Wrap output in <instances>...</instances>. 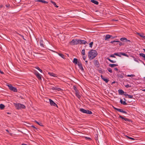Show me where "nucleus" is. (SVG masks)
Here are the masks:
<instances>
[{
    "label": "nucleus",
    "mask_w": 145,
    "mask_h": 145,
    "mask_svg": "<svg viewBox=\"0 0 145 145\" xmlns=\"http://www.w3.org/2000/svg\"><path fill=\"white\" fill-rule=\"evenodd\" d=\"M98 53L95 50H91L89 52L88 57L89 59L94 58L97 55Z\"/></svg>",
    "instance_id": "obj_1"
},
{
    "label": "nucleus",
    "mask_w": 145,
    "mask_h": 145,
    "mask_svg": "<svg viewBox=\"0 0 145 145\" xmlns=\"http://www.w3.org/2000/svg\"><path fill=\"white\" fill-rule=\"evenodd\" d=\"M15 106L17 109H24L25 108V106L24 105L20 103L15 104Z\"/></svg>",
    "instance_id": "obj_2"
},
{
    "label": "nucleus",
    "mask_w": 145,
    "mask_h": 145,
    "mask_svg": "<svg viewBox=\"0 0 145 145\" xmlns=\"http://www.w3.org/2000/svg\"><path fill=\"white\" fill-rule=\"evenodd\" d=\"M7 86L8 87L9 89L11 91L14 92H16L17 91V88H16L12 86L11 84H9L7 85Z\"/></svg>",
    "instance_id": "obj_3"
},
{
    "label": "nucleus",
    "mask_w": 145,
    "mask_h": 145,
    "mask_svg": "<svg viewBox=\"0 0 145 145\" xmlns=\"http://www.w3.org/2000/svg\"><path fill=\"white\" fill-rule=\"evenodd\" d=\"M80 111L84 113L91 114H92V112L88 110H85L83 108H80Z\"/></svg>",
    "instance_id": "obj_4"
},
{
    "label": "nucleus",
    "mask_w": 145,
    "mask_h": 145,
    "mask_svg": "<svg viewBox=\"0 0 145 145\" xmlns=\"http://www.w3.org/2000/svg\"><path fill=\"white\" fill-rule=\"evenodd\" d=\"M78 39H73L70 42V44L71 45H77L79 44Z\"/></svg>",
    "instance_id": "obj_5"
},
{
    "label": "nucleus",
    "mask_w": 145,
    "mask_h": 145,
    "mask_svg": "<svg viewBox=\"0 0 145 145\" xmlns=\"http://www.w3.org/2000/svg\"><path fill=\"white\" fill-rule=\"evenodd\" d=\"M34 74L39 80H41V75L38 72L36 71Z\"/></svg>",
    "instance_id": "obj_6"
},
{
    "label": "nucleus",
    "mask_w": 145,
    "mask_h": 145,
    "mask_svg": "<svg viewBox=\"0 0 145 145\" xmlns=\"http://www.w3.org/2000/svg\"><path fill=\"white\" fill-rule=\"evenodd\" d=\"M118 115L119 116V118H121L122 119L124 120L125 121H127L129 123L131 122V121L130 119L126 118H125L120 114Z\"/></svg>",
    "instance_id": "obj_7"
},
{
    "label": "nucleus",
    "mask_w": 145,
    "mask_h": 145,
    "mask_svg": "<svg viewBox=\"0 0 145 145\" xmlns=\"http://www.w3.org/2000/svg\"><path fill=\"white\" fill-rule=\"evenodd\" d=\"M113 108L115 110H117L119 112H120L126 114H127V112L125 111H123V110L121 109L120 108H118L115 107L113 106Z\"/></svg>",
    "instance_id": "obj_8"
},
{
    "label": "nucleus",
    "mask_w": 145,
    "mask_h": 145,
    "mask_svg": "<svg viewBox=\"0 0 145 145\" xmlns=\"http://www.w3.org/2000/svg\"><path fill=\"white\" fill-rule=\"evenodd\" d=\"M80 69L82 71H84V70L82 64L81 62H78L77 63Z\"/></svg>",
    "instance_id": "obj_9"
},
{
    "label": "nucleus",
    "mask_w": 145,
    "mask_h": 145,
    "mask_svg": "<svg viewBox=\"0 0 145 145\" xmlns=\"http://www.w3.org/2000/svg\"><path fill=\"white\" fill-rule=\"evenodd\" d=\"M49 101L50 104L51 105L54 106H57V107H58L57 105L55 103L52 99H50Z\"/></svg>",
    "instance_id": "obj_10"
},
{
    "label": "nucleus",
    "mask_w": 145,
    "mask_h": 145,
    "mask_svg": "<svg viewBox=\"0 0 145 145\" xmlns=\"http://www.w3.org/2000/svg\"><path fill=\"white\" fill-rule=\"evenodd\" d=\"M111 38L112 39H113L114 37H112V36L109 35H107L105 37V40H107L108 39Z\"/></svg>",
    "instance_id": "obj_11"
},
{
    "label": "nucleus",
    "mask_w": 145,
    "mask_h": 145,
    "mask_svg": "<svg viewBox=\"0 0 145 145\" xmlns=\"http://www.w3.org/2000/svg\"><path fill=\"white\" fill-rule=\"evenodd\" d=\"M79 44H85L86 43H88L85 40H82L80 39H78Z\"/></svg>",
    "instance_id": "obj_12"
},
{
    "label": "nucleus",
    "mask_w": 145,
    "mask_h": 145,
    "mask_svg": "<svg viewBox=\"0 0 145 145\" xmlns=\"http://www.w3.org/2000/svg\"><path fill=\"white\" fill-rule=\"evenodd\" d=\"M35 1L36 2H41L44 4H47L48 3L47 2L44 0H35Z\"/></svg>",
    "instance_id": "obj_13"
},
{
    "label": "nucleus",
    "mask_w": 145,
    "mask_h": 145,
    "mask_svg": "<svg viewBox=\"0 0 145 145\" xmlns=\"http://www.w3.org/2000/svg\"><path fill=\"white\" fill-rule=\"evenodd\" d=\"M48 74L51 76L55 77H57L56 74H54L53 72H48Z\"/></svg>",
    "instance_id": "obj_14"
},
{
    "label": "nucleus",
    "mask_w": 145,
    "mask_h": 145,
    "mask_svg": "<svg viewBox=\"0 0 145 145\" xmlns=\"http://www.w3.org/2000/svg\"><path fill=\"white\" fill-rule=\"evenodd\" d=\"M101 78L106 83H108L109 81V80L105 78L102 75H101Z\"/></svg>",
    "instance_id": "obj_15"
},
{
    "label": "nucleus",
    "mask_w": 145,
    "mask_h": 145,
    "mask_svg": "<svg viewBox=\"0 0 145 145\" xmlns=\"http://www.w3.org/2000/svg\"><path fill=\"white\" fill-rule=\"evenodd\" d=\"M123 74L121 73V74L118 73L117 74V76L118 77H120L122 78L123 77Z\"/></svg>",
    "instance_id": "obj_16"
},
{
    "label": "nucleus",
    "mask_w": 145,
    "mask_h": 145,
    "mask_svg": "<svg viewBox=\"0 0 145 145\" xmlns=\"http://www.w3.org/2000/svg\"><path fill=\"white\" fill-rule=\"evenodd\" d=\"M94 63L95 66H97V67H99V63L97 60H96L94 61Z\"/></svg>",
    "instance_id": "obj_17"
},
{
    "label": "nucleus",
    "mask_w": 145,
    "mask_h": 145,
    "mask_svg": "<svg viewBox=\"0 0 145 145\" xmlns=\"http://www.w3.org/2000/svg\"><path fill=\"white\" fill-rule=\"evenodd\" d=\"M75 94L76 97L80 99V97H81V96L79 94V91H76V92H75Z\"/></svg>",
    "instance_id": "obj_18"
},
{
    "label": "nucleus",
    "mask_w": 145,
    "mask_h": 145,
    "mask_svg": "<svg viewBox=\"0 0 145 145\" xmlns=\"http://www.w3.org/2000/svg\"><path fill=\"white\" fill-rule=\"evenodd\" d=\"M120 102L121 104H123V105H127V103L126 102H125V101H123L121 99L120 100Z\"/></svg>",
    "instance_id": "obj_19"
},
{
    "label": "nucleus",
    "mask_w": 145,
    "mask_h": 145,
    "mask_svg": "<svg viewBox=\"0 0 145 145\" xmlns=\"http://www.w3.org/2000/svg\"><path fill=\"white\" fill-rule=\"evenodd\" d=\"M91 2L95 4L98 5L99 4V2L96 1L95 0H91Z\"/></svg>",
    "instance_id": "obj_20"
},
{
    "label": "nucleus",
    "mask_w": 145,
    "mask_h": 145,
    "mask_svg": "<svg viewBox=\"0 0 145 145\" xmlns=\"http://www.w3.org/2000/svg\"><path fill=\"white\" fill-rule=\"evenodd\" d=\"M118 93L119 94L122 95L124 93V91L121 89H119L118 91Z\"/></svg>",
    "instance_id": "obj_21"
},
{
    "label": "nucleus",
    "mask_w": 145,
    "mask_h": 145,
    "mask_svg": "<svg viewBox=\"0 0 145 145\" xmlns=\"http://www.w3.org/2000/svg\"><path fill=\"white\" fill-rule=\"evenodd\" d=\"M109 66L110 67H114L118 66V65L116 64H109Z\"/></svg>",
    "instance_id": "obj_22"
},
{
    "label": "nucleus",
    "mask_w": 145,
    "mask_h": 145,
    "mask_svg": "<svg viewBox=\"0 0 145 145\" xmlns=\"http://www.w3.org/2000/svg\"><path fill=\"white\" fill-rule=\"evenodd\" d=\"M40 45L42 47H44V42L42 40H40Z\"/></svg>",
    "instance_id": "obj_23"
},
{
    "label": "nucleus",
    "mask_w": 145,
    "mask_h": 145,
    "mask_svg": "<svg viewBox=\"0 0 145 145\" xmlns=\"http://www.w3.org/2000/svg\"><path fill=\"white\" fill-rule=\"evenodd\" d=\"M72 62L73 63L77 64L78 62L77 59L75 58H74Z\"/></svg>",
    "instance_id": "obj_24"
},
{
    "label": "nucleus",
    "mask_w": 145,
    "mask_h": 145,
    "mask_svg": "<svg viewBox=\"0 0 145 145\" xmlns=\"http://www.w3.org/2000/svg\"><path fill=\"white\" fill-rule=\"evenodd\" d=\"M50 2L54 5L55 7L56 8H58V6L56 5V3L55 2L53 1H51Z\"/></svg>",
    "instance_id": "obj_25"
},
{
    "label": "nucleus",
    "mask_w": 145,
    "mask_h": 145,
    "mask_svg": "<svg viewBox=\"0 0 145 145\" xmlns=\"http://www.w3.org/2000/svg\"><path fill=\"white\" fill-rule=\"evenodd\" d=\"M5 106L4 105L2 104H0V108L1 110L4 109L5 108Z\"/></svg>",
    "instance_id": "obj_26"
},
{
    "label": "nucleus",
    "mask_w": 145,
    "mask_h": 145,
    "mask_svg": "<svg viewBox=\"0 0 145 145\" xmlns=\"http://www.w3.org/2000/svg\"><path fill=\"white\" fill-rule=\"evenodd\" d=\"M125 137H126L127 138V139H129L132 140H135V139H134V138L131 137H129L128 136H127V135H125Z\"/></svg>",
    "instance_id": "obj_27"
},
{
    "label": "nucleus",
    "mask_w": 145,
    "mask_h": 145,
    "mask_svg": "<svg viewBox=\"0 0 145 145\" xmlns=\"http://www.w3.org/2000/svg\"><path fill=\"white\" fill-rule=\"evenodd\" d=\"M126 95H127L129 99H133V95H128V94H126Z\"/></svg>",
    "instance_id": "obj_28"
},
{
    "label": "nucleus",
    "mask_w": 145,
    "mask_h": 145,
    "mask_svg": "<svg viewBox=\"0 0 145 145\" xmlns=\"http://www.w3.org/2000/svg\"><path fill=\"white\" fill-rule=\"evenodd\" d=\"M114 55H115L116 56H119V57H121V54H120V52L119 53H114Z\"/></svg>",
    "instance_id": "obj_29"
},
{
    "label": "nucleus",
    "mask_w": 145,
    "mask_h": 145,
    "mask_svg": "<svg viewBox=\"0 0 145 145\" xmlns=\"http://www.w3.org/2000/svg\"><path fill=\"white\" fill-rule=\"evenodd\" d=\"M120 54L123 56L128 57V56L126 54L122 52H120Z\"/></svg>",
    "instance_id": "obj_30"
},
{
    "label": "nucleus",
    "mask_w": 145,
    "mask_h": 145,
    "mask_svg": "<svg viewBox=\"0 0 145 145\" xmlns=\"http://www.w3.org/2000/svg\"><path fill=\"white\" fill-rule=\"evenodd\" d=\"M126 40V38L125 37L121 38L120 39V40L124 42L125 41V40Z\"/></svg>",
    "instance_id": "obj_31"
},
{
    "label": "nucleus",
    "mask_w": 145,
    "mask_h": 145,
    "mask_svg": "<svg viewBox=\"0 0 145 145\" xmlns=\"http://www.w3.org/2000/svg\"><path fill=\"white\" fill-rule=\"evenodd\" d=\"M139 55L140 56H141L144 58L145 57V54L143 53H140L139 54Z\"/></svg>",
    "instance_id": "obj_32"
},
{
    "label": "nucleus",
    "mask_w": 145,
    "mask_h": 145,
    "mask_svg": "<svg viewBox=\"0 0 145 145\" xmlns=\"http://www.w3.org/2000/svg\"><path fill=\"white\" fill-rule=\"evenodd\" d=\"M58 54L63 59L64 58V56L63 54H61V53H59Z\"/></svg>",
    "instance_id": "obj_33"
},
{
    "label": "nucleus",
    "mask_w": 145,
    "mask_h": 145,
    "mask_svg": "<svg viewBox=\"0 0 145 145\" xmlns=\"http://www.w3.org/2000/svg\"><path fill=\"white\" fill-rule=\"evenodd\" d=\"M35 122L37 123V124H38V125H39L41 126H43V125H42V123H39L38 122V121H35Z\"/></svg>",
    "instance_id": "obj_34"
},
{
    "label": "nucleus",
    "mask_w": 145,
    "mask_h": 145,
    "mask_svg": "<svg viewBox=\"0 0 145 145\" xmlns=\"http://www.w3.org/2000/svg\"><path fill=\"white\" fill-rule=\"evenodd\" d=\"M35 68L38 69L40 72H42V70L41 69H40L38 67H35Z\"/></svg>",
    "instance_id": "obj_35"
},
{
    "label": "nucleus",
    "mask_w": 145,
    "mask_h": 145,
    "mask_svg": "<svg viewBox=\"0 0 145 145\" xmlns=\"http://www.w3.org/2000/svg\"><path fill=\"white\" fill-rule=\"evenodd\" d=\"M116 42H120L119 41H118V40H114L113 41H111L110 42V43H111L112 44H114V43H115Z\"/></svg>",
    "instance_id": "obj_36"
},
{
    "label": "nucleus",
    "mask_w": 145,
    "mask_h": 145,
    "mask_svg": "<svg viewBox=\"0 0 145 145\" xmlns=\"http://www.w3.org/2000/svg\"><path fill=\"white\" fill-rule=\"evenodd\" d=\"M93 42H91L89 44V46L91 48H92V47L93 44Z\"/></svg>",
    "instance_id": "obj_37"
},
{
    "label": "nucleus",
    "mask_w": 145,
    "mask_h": 145,
    "mask_svg": "<svg viewBox=\"0 0 145 145\" xmlns=\"http://www.w3.org/2000/svg\"><path fill=\"white\" fill-rule=\"evenodd\" d=\"M73 89L75 90V92L78 91V90L77 89L76 87L74 86H73Z\"/></svg>",
    "instance_id": "obj_38"
},
{
    "label": "nucleus",
    "mask_w": 145,
    "mask_h": 145,
    "mask_svg": "<svg viewBox=\"0 0 145 145\" xmlns=\"http://www.w3.org/2000/svg\"><path fill=\"white\" fill-rule=\"evenodd\" d=\"M108 71L110 73H112V70L110 68H108Z\"/></svg>",
    "instance_id": "obj_39"
},
{
    "label": "nucleus",
    "mask_w": 145,
    "mask_h": 145,
    "mask_svg": "<svg viewBox=\"0 0 145 145\" xmlns=\"http://www.w3.org/2000/svg\"><path fill=\"white\" fill-rule=\"evenodd\" d=\"M82 53L83 55L85 54V50L84 49H83L82 51Z\"/></svg>",
    "instance_id": "obj_40"
},
{
    "label": "nucleus",
    "mask_w": 145,
    "mask_h": 145,
    "mask_svg": "<svg viewBox=\"0 0 145 145\" xmlns=\"http://www.w3.org/2000/svg\"><path fill=\"white\" fill-rule=\"evenodd\" d=\"M127 76L128 77H134L135 76L134 74H131V75H127Z\"/></svg>",
    "instance_id": "obj_41"
},
{
    "label": "nucleus",
    "mask_w": 145,
    "mask_h": 145,
    "mask_svg": "<svg viewBox=\"0 0 145 145\" xmlns=\"http://www.w3.org/2000/svg\"><path fill=\"white\" fill-rule=\"evenodd\" d=\"M18 35H19L21 37H22V38H23V39L24 40H26L24 39V36L23 35H21L20 34H19V33H18Z\"/></svg>",
    "instance_id": "obj_42"
},
{
    "label": "nucleus",
    "mask_w": 145,
    "mask_h": 145,
    "mask_svg": "<svg viewBox=\"0 0 145 145\" xmlns=\"http://www.w3.org/2000/svg\"><path fill=\"white\" fill-rule=\"evenodd\" d=\"M114 55H114V54H112L110 55V57L115 58L116 57L114 56Z\"/></svg>",
    "instance_id": "obj_43"
},
{
    "label": "nucleus",
    "mask_w": 145,
    "mask_h": 145,
    "mask_svg": "<svg viewBox=\"0 0 145 145\" xmlns=\"http://www.w3.org/2000/svg\"><path fill=\"white\" fill-rule=\"evenodd\" d=\"M137 34H138V35H139L141 37H143V34H141L140 33H138Z\"/></svg>",
    "instance_id": "obj_44"
},
{
    "label": "nucleus",
    "mask_w": 145,
    "mask_h": 145,
    "mask_svg": "<svg viewBox=\"0 0 145 145\" xmlns=\"http://www.w3.org/2000/svg\"><path fill=\"white\" fill-rule=\"evenodd\" d=\"M84 56H83V59L84 60H85V59H86V56H85L84 55Z\"/></svg>",
    "instance_id": "obj_45"
},
{
    "label": "nucleus",
    "mask_w": 145,
    "mask_h": 145,
    "mask_svg": "<svg viewBox=\"0 0 145 145\" xmlns=\"http://www.w3.org/2000/svg\"><path fill=\"white\" fill-rule=\"evenodd\" d=\"M125 86L126 88H128L129 87H131V86H129V84H127V85H126Z\"/></svg>",
    "instance_id": "obj_46"
},
{
    "label": "nucleus",
    "mask_w": 145,
    "mask_h": 145,
    "mask_svg": "<svg viewBox=\"0 0 145 145\" xmlns=\"http://www.w3.org/2000/svg\"><path fill=\"white\" fill-rule=\"evenodd\" d=\"M124 42H130V41L129 40H127V39H126V40H125V41H124Z\"/></svg>",
    "instance_id": "obj_47"
},
{
    "label": "nucleus",
    "mask_w": 145,
    "mask_h": 145,
    "mask_svg": "<svg viewBox=\"0 0 145 145\" xmlns=\"http://www.w3.org/2000/svg\"><path fill=\"white\" fill-rule=\"evenodd\" d=\"M85 138L86 140H90L91 138L89 137H85Z\"/></svg>",
    "instance_id": "obj_48"
},
{
    "label": "nucleus",
    "mask_w": 145,
    "mask_h": 145,
    "mask_svg": "<svg viewBox=\"0 0 145 145\" xmlns=\"http://www.w3.org/2000/svg\"><path fill=\"white\" fill-rule=\"evenodd\" d=\"M110 62L112 63H116V61L111 60Z\"/></svg>",
    "instance_id": "obj_49"
},
{
    "label": "nucleus",
    "mask_w": 145,
    "mask_h": 145,
    "mask_svg": "<svg viewBox=\"0 0 145 145\" xmlns=\"http://www.w3.org/2000/svg\"><path fill=\"white\" fill-rule=\"evenodd\" d=\"M120 43L119 44V45L120 46H122V45H123V44L121 42H119Z\"/></svg>",
    "instance_id": "obj_50"
},
{
    "label": "nucleus",
    "mask_w": 145,
    "mask_h": 145,
    "mask_svg": "<svg viewBox=\"0 0 145 145\" xmlns=\"http://www.w3.org/2000/svg\"><path fill=\"white\" fill-rule=\"evenodd\" d=\"M55 87H52V89L53 90H56V89H55Z\"/></svg>",
    "instance_id": "obj_51"
},
{
    "label": "nucleus",
    "mask_w": 145,
    "mask_h": 145,
    "mask_svg": "<svg viewBox=\"0 0 145 145\" xmlns=\"http://www.w3.org/2000/svg\"><path fill=\"white\" fill-rule=\"evenodd\" d=\"M56 90H57V91H60L61 90V89L60 88H57V89H56Z\"/></svg>",
    "instance_id": "obj_52"
},
{
    "label": "nucleus",
    "mask_w": 145,
    "mask_h": 145,
    "mask_svg": "<svg viewBox=\"0 0 145 145\" xmlns=\"http://www.w3.org/2000/svg\"><path fill=\"white\" fill-rule=\"evenodd\" d=\"M106 59L109 60L111 62V59H110L109 58L107 57L106 58Z\"/></svg>",
    "instance_id": "obj_53"
},
{
    "label": "nucleus",
    "mask_w": 145,
    "mask_h": 145,
    "mask_svg": "<svg viewBox=\"0 0 145 145\" xmlns=\"http://www.w3.org/2000/svg\"><path fill=\"white\" fill-rule=\"evenodd\" d=\"M106 59L109 60L111 62V59H110L109 58L107 57L106 58Z\"/></svg>",
    "instance_id": "obj_54"
},
{
    "label": "nucleus",
    "mask_w": 145,
    "mask_h": 145,
    "mask_svg": "<svg viewBox=\"0 0 145 145\" xmlns=\"http://www.w3.org/2000/svg\"><path fill=\"white\" fill-rule=\"evenodd\" d=\"M114 70H115L116 71H118V69L116 67L115 68H114Z\"/></svg>",
    "instance_id": "obj_55"
},
{
    "label": "nucleus",
    "mask_w": 145,
    "mask_h": 145,
    "mask_svg": "<svg viewBox=\"0 0 145 145\" xmlns=\"http://www.w3.org/2000/svg\"><path fill=\"white\" fill-rule=\"evenodd\" d=\"M31 127H33V128H34L35 129H37V128H36V127H35L34 126H33V125H32V126H31Z\"/></svg>",
    "instance_id": "obj_56"
},
{
    "label": "nucleus",
    "mask_w": 145,
    "mask_h": 145,
    "mask_svg": "<svg viewBox=\"0 0 145 145\" xmlns=\"http://www.w3.org/2000/svg\"><path fill=\"white\" fill-rule=\"evenodd\" d=\"M0 72L2 74H4V73L3 72V71H1V70H0Z\"/></svg>",
    "instance_id": "obj_57"
},
{
    "label": "nucleus",
    "mask_w": 145,
    "mask_h": 145,
    "mask_svg": "<svg viewBox=\"0 0 145 145\" xmlns=\"http://www.w3.org/2000/svg\"><path fill=\"white\" fill-rule=\"evenodd\" d=\"M7 114H11L9 112H7Z\"/></svg>",
    "instance_id": "obj_58"
},
{
    "label": "nucleus",
    "mask_w": 145,
    "mask_h": 145,
    "mask_svg": "<svg viewBox=\"0 0 145 145\" xmlns=\"http://www.w3.org/2000/svg\"><path fill=\"white\" fill-rule=\"evenodd\" d=\"M6 131L8 133H9V132L8 129H6Z\"/></svg>",
    "instance_id": "obj_59"
},
{
    "label": "nucleus",
    "mask_w": 145,
    "mask_h": 145,
    "mask_svg": "<svg viewBox=\"0 0 145 145\" xmlns=\"http://www.w3.org/2000/svg\"><path fill=\"white\" fill-rule=\"evenodd\" d=\"M115 81H114L113 82H112V84H114V83H115Z\"/></svg>",
    "instance_id": "obj_60"
},
{
    "label": "nucleus",
    "mask_w": 145,
    "mask_h": 145,
    "mask_svg": "<svg viewBox=\"0 0 145 145\" xmlns=\"http://www.w3.org/2000/svg\"><path fill=\"white\" fill-rule=\"evenodd\" d=\"M9 134L10 135H12V133H9Z\"/></svg>",
    "instance_id": "obj_61"
},
{
    "label": "nucleus",
    "mask_w": 145,
    "mask_h": 145,
    "mask_svg": "<svg viewBox=\"0 0 145 145\" xmlns=\"http://www.w3.org/2000/svg\"><path fill=\"white\" fill-rule=\"evenodd\" d=\"M6 6L7 7H8L9 6V5H6Z\"/></svg>",
    "instance_id": "obj_62"
},
{
    "label": "nucleus",
    "mask_w": 145,
    "mask_h": 145,
    "mask_svg": "<svg viewBox=\"0 0 145 145\" xmlns=\"http://www.w3.org/2000/svg\"><path fill=\"white\" fill-rule=\"evenodd\" d=\"M143 37L145 39V36H143V37Z\"/></svg>",
    "instance_id": "obj_63"
},
{
    "label": "nucleus",
    "mask_w": 145,
    "mask_h": 145,
    "mask_svg": "<svg viewBox=\"0 0 145 145\" xmlns=\"http://www.w3.org/2000/svg\"><path fill=\"white\" fill-rule=\"evenodd\" d=\"M142 91H145V89H142Z\"/></svg>",
    "instance_id": "obj_64"
}]
</instances>
